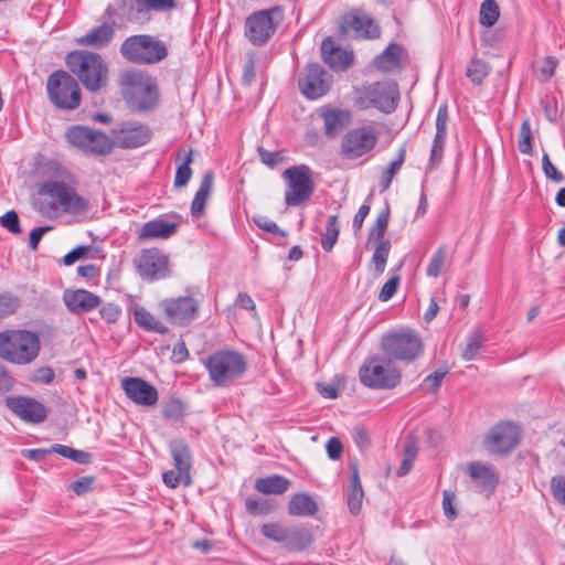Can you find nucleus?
Listing matches in <instances>:
<instances>
[{"label":"nucleus","mask_w":565,"mask_h":565,"mask_svg":"<svg viewBox=\"0 0 565 565\" xmlns=\"http://www.w3.org/2000/svg\"><path fill=\"white\" fill-rule=\"evenodd\" d=\"M483 341L484 340H483L482 333L479 330L475 331L469 337L468 342H467L465 349L462 350V353H461L462 359L465 361L473 360L478 355V353L483 344Z\"/></svg>","instance_id":"nucleus-47"},{"label":"nucleus","mask_w":565,"mask_h":565,"mask_svg":"<svg viewBox=\"0 0 565 565\" xmlns=\"http://www.w3.org/2000/svg\"><path fill=\"white\" fill-rule=\"evenodd\" d=\"M518 148L521 153L524 154H531L533 147H532V131L530 121L527 119L523 120L521 128H520V136L518 140Z\"/></svg>","instance_id":"nucleus-49"},{"label":"nucleus","mask_w":565,"mask_h":565,"mask_svg":"<svg viewBox=\"0 0 565 565\" xmlns=\"http://www.w3.org/2000/svg\"><path fill=\"white\" fill-rule=\"evenodd\" d=\"M114 34V24L104 22L92 29L87 34L77 39V44L82 46L104 47L113 40Z\"/></svg>","instance_id":"nucleus-30"},{"label":"nucleus","mask_w":565,"mask_h":565,"mask_svg":"<svg viewBox=\"0 0 565 565\" xmlns=\"http://www.w3.org/2000/svg\"><path fill=\"white\" fill-rule=\"evenodd\" d=\"M447 374H448V369L440 367L425 377V380L423 382V386L427 390L436 391L440 386L443 380L445 379V376Z\"/></svg>","instance_id":"nucleus-55"},{"label":"nucleus","mask_w":565,"mask_h":565,"mask_svg":"<svg viewBox=\"0 0 565 565\" xmlns=\"http://www.w3.org/2000/svg\"><path fill=\"white\" fill-rule=\"evenodd\" d=\"M340 32L353 33L356 38L376 39L380 36V28L366 14L349 13L342 17Z\"/></svg>","instance_id":"nucleus-21"},{"label":"nucleus","mask_w":565,"mask_h":565,"mask_svg":"<svg viewBox=\"0 0 565 565\" xmlns=\"http://www.w3.org/2000/svg\"><path fill=\"white\" fill-rule=\"evenodd\" d=\"M557 64L558 61L554 56H546L544 58L543 64L540 68L541 82H547L554 75Z\"/></svg>","instance_id":"nucleus-58"},{"label":"nucleus","mask_w":565,"mask_h":565,"mask_svg":"<svg viewBox=\"0 0 565 565\" xmlns=\"http://www.w3.org/2000/svg\"><path fill=\"white\" fill-rule=\"evenodd\" d=\"M213 180V172L206 171L201 180L200 188L196 191L191 204L192 216L200 217L203 215L207 199L212 192Z\"/></svg>","instance_id":"nucleus-32"},{"label":"nucleus","mask_w":565,"mask_h":565,"mask_svg":"<svg viewBox=\"0 0 565 565\" xmlns=\"http://www.w3.org/2000/svg\"><path fill=\"white\" fill-rule=\"evenodd\" d=\"M381 349L391 359L412 362L423 352V342L415 332H393L382 338Z\"/></svg>","instance_id":"nucleus-10"},{"label":"nucleus","mask_w":565,"mask_h":565,"mask_svg":"<svg viewBox=\"0 0 565 565\" xmlns=\"http://www.w3.org/2000/svg\"><path fill=\"white\" fill-rule=\"evenodd\" d=\"M447 124H448V109L446 105H441L438 108L436 117V135L433 140L430 150L429 167L430 169L436 168L444 154V147L447 136Z\"/></svg>","instance_id":"nucleus-27"},{"label":"nucleus","mask_w":565,"mask_h":565,"mask_svg":"<svg viewBox=\"0 0 565 565\" xmlns=\"http://www.w3.org/2000/svg\"><path fill=\"white\" fill-rule=\"evenodd\" d=\"M7 407L21 419L39 424L46 419L47 409L39 401L30 397H8Z\"/></svg>","instance_id":"nucleus-20"},{"label":"nucleus","mask_w":565,"mask_h":565,"mask_svg":"<svg viewBox=\"0 0 565 565\" xmlns=\"http://www.w3.org/2000/svg\"><path fill=\"white\" fill-rule=\"evenodd\" d=\"M500 15V9L494 0H484L480 7L479 22L484 28L493 26Z\"/></svg>","instance_id":"nucleus-39"},{"label":"nucleus","mask_w":565,"mask_h":565,"mask_svg":"<svg viewBox=\"0 0 565 565\" xmlns=\"http://www.w3.org/2000/svg\"><path fill=\"white\" fill-rule=\"evenodd\" d=\"M67 68L78 77L83 86L89 92H98L108 81V65L100 54L77 50L65 57Z\"/></svg>","instance_id":"nucleus-1"},{"label":"nucleus","mask_w":565,"mask_h":565,"mask_svg":"<svg viewBox=\"0 0 565 565\" xmlns=\"http://www.w3.org/2000/svg\"><path fill=\"white\" fill-rule=\"evenodd\" d=\"M391 252V242L382 241L377 242L375 250L372 256V263L375 267L377 275H382L385 270L387 258Z\"/></svg>","instance_id":"nucleus-43"},{"label":"nucleus","mask_w":565,"mask_h":565,"mask_svg":"<svg viewBox=\"0 0 565 565\" xmlns=\"http://www.w3.org/2000/svg\"><path fill=\"white\" fill-rule=\"evenodd\" d=\"M62 299L67 310L74 315L89 312L102 303V299L97 295L85 289H66Z\"/></svg>","instance_id":"nucleus-24"},{"label":"nucleus","mask_w":565,"mask_h":565,"mask_svg":"<svg viewBox=\"0 0 565 565\" xmlns=\"http://www.w3.org/2000/svg\"><path fill=\"white\" fill-rule=\"evenodd\" d=\"M94 482L93 477H83L71 483L70 489L74 491L76 494L81 495L86 493Z\"/></svg>","instance_id":"nucleus-61"},{"label":"nucleus","mask_w":565,"mask_h":565,"mask_svg":"<svg viewBox=\"0 0 565 565\" xmlns=\"http://www.w3.org/2000/svg\"><path fill=\"white\" fill-rule=\"evenodd\" d=\"M210 381L217 387H227L241 379L247 370L245 356L233 349L212 352L203 360Z\"/></svg>","instance_id":"nucleus-2"},{"label":"nucleus","mask_w":565,"mask_h":565,"mask_svg":"<svg viewBox=\"0 0 565 565\" xmlns=\"http://www.w3.org/2000/svg\"><path fill=\"white\" fill-rule=\"evenodd\" d=\"M287 525L277 522H268L262 525L260 533L274 542L284 544L286 541Z\"/></svg>","instance_id":"nucleus-45"},{"label":"nucleus","mask_w":565,"mask_h":565,"mask_svg":"<svg viewBox=\"0 0 565 565\" xmlns=\"http://www.w3.org/2000/svg\"><path fill=\"white\" fill-rule=\"evenodd\" d=\"M135 265L143 280L164 279L171 274L169 256L154 247L142 249L135 259Z\"/></svg>","instance_id":"nucleus-15"},{"label":"nucleus","mask_w":565,"mask_h":565,"mask_svg":"<svg viewBox=\"0 0 565 565\" xmlns=\"http://www.w3.org/2000/svg\"><path fill=\"white\" fill-rule=\"evenodd\" d=\"M46 90L51 103L60 109L74 110L81 104V88L65 71H55L49 76Z\"/></svg>","instance_id":"nucleus-8"},{"label":"nucleus","mask_w":565,"mask_h":565,"mask_svg":"<svg viewBox=\"0 0 565 565\" xmlns=\"http://www.w3.org/2000/svg\"><path fill=\"white\" fill-rule=\"evenodd\" d=\"M519 426L502 422L490 429L484 438V447L491 455L503 456L511 452L520 443Z\"/></svg>","instance_id":"nucleus-16"},{"label":"nucleus","mask_w":565,"mask_h":565,"mask_svg":"<svg viewBox=\"0 0 565 565\" xmlns=\"http://www.w3.org/2000/svg\"><path fill=\"white\" fill-rule=\"evenodd\" d=\"M290 487V480L279 475L258 478L255 481V489L264 494H282Z\"/></svg>","instance_id":"nucleus-33"},{"label":"nucleus","mask_w":565,"mask_h":565,"mask_svg":"<svg viewBox=\"0 0 565 565\" xmlns=\"http://www.w3.org/2000/svg\"><path fill=\"white\" fill-rule=\"evenodd\" d=\"M160 308L166 313L169 322L186 326L196 318L199 301L189 296L169 298L160 302Z\"/></svg>","instance_id":"nucleus-19"},{"label":"nucleus","mask_w":565,"mask_h":565,"mask_svg":"<svg viewBox=\"0 0 565 565\" xmlns=\"http://www.w3.org/2000/svg\"><path fill=\"white\" fill-rule=\"evenodd\" d=\"M65 138L68 143L86 153L107 154L113 149V140L108 136L84 126L71 127Z\"/></svg>","instance_id":"nucleus-14"},{"label":"nucleus","mask_w":565,"mask_h":565,"mask_svg":"<svg viewBox=\"0 0 565 565\" xmlns=\"http://www.w3.org/2000/svg\"><path fill=\"white\" fill-rule=\"evenodd\" d=\"M399 99L397 84L392 81L376 82L355 89V105L361 109L375 108L390 114Z\"/></svg>","instance_id":"nucleus-6"},{"label":"nucleus","mask_w":565,"mask_h":565,"mask_svg":"<svg viewBox=\"0 0 565 565\" xmlns=\"http://www.w3.org/2000/svg\"><path fill=\"white\" fill-rule=\"evenodd\" d=\"M0 225L13 234L21 233L19 216L13 210L8 211L0 217Z\"/></svg>","instance_id":"nucleus-54"},{"label":"nucleus","mask_w":565,"mask_h":565,"mask_svg":"<svg viewBox=\"0 0 565 565\" xmlns=\"http://www.w3.org/2000/svg\"><path fill=\"white\" fill-rule=\"evenodd\" d=\"M18 307V297L8 292L0 294V318L14 313Z\"/></svg>","instance_id":"nucleus-52"},{"label":"nucleus","mask_w":565,"mask_h":565,"mask_svg":"<svg viewBox=\"0 0 565 565\" xmlns=\"http://www.w3.org/2000/svg\"><path fill=\"white\" fill-rule=\"evenodd\" d=\"M51 230L50 226H40L31 231L29 236V246L32 250H36L42 236Z\"/></svg>","instance_id":"nucleus-63"},{"label":"nucleus","mask_w":565,"mask_h":565,"mask_svg":"<svg viewBox=\"0 0 565 565\" xmlns=\"http://www.w3.org/2000/svg\"><path fill=\"white\" fill-rule=\"evenodd\" d=\"M340 233L339 222L337 215H330L327 221L326 233L321 241L323 250L331 252L338 241Z\"/></svg>","instance_id":"nucleus-41"},{"label":"nucleus","mask_w":565,"mask_h":565,"mask_svg":"<svg viewBox=\"0 0 565 565\" xmlns=\"http://www.w3.org/2000/svg\"><path fill=\"white\" fill-rule=\"evenodd\" d=\"M170 454L174 469L163 473L164 484L171 489H175L179 484L191 486L192 457L189 446L183 440H173L170 443Z\"/></svg>","instance_id":"nucleus-12"},{"label":"nucleus","mask_w":565,"mask_h":565,"mask_svg":"<svg viewBox=\"0 0 565 565\" xmlns=\"http://www.w3.org/2000/svg\"><path fill=\"white\" fill-rule=\"evenodd\" d=\"M406 157V150L405 147H402L398 150L397 158L393 160L388 167L383 171L381 180H380V186L382 191H385L390 188L393 178L395 174L401 170L402 166L404 164Z\"/></svg>","instance_id":"nucleus-38"},{"label":"nucleus","mask_w":565,"mask_h":565,"mask_svg":"<svg viewBox=\"0 0 565 565\" xmlns=\"http://www.w3.org/2000/svg\"><path fill=\"white\" fill-rule=\"evenodd\" d=\"M468 475L482 491L491 493L498 484V475L489 465L472 462L468 467Z\"/></svg>","instance_id":"nucleus-29"},{"label":"nucleus","mask_w":565,"mask_h":565,"mask_svg":"<svg viewBox=\"0 0 565 565\" xmlns=\"http://www.w3.org/2000/svg\"><path fill=\"white\" fill-rule=\"evenodd\" d=\"M183 152L184 157L182 158V162L177 168L174 178V186L177 188L185 186L192 177V170L190 168L192 162V150Z\"/></svg>","instance_id":"nucleus-42"},{"label":"nucleus","mask_w":565,"mask_h":565,"mask_svg":"<svg viewBox=\"0 0 565 565\" xmlns=\"http://www.w3.org/2000/svg\"><path fill=\"white\" fill-rule=\"evenodd\" d=\"M134 318L138 326L148 331H154L161 334L168 332V328L142 307H137L134 310Z\"/></svg>","instance_id":"nucleus-37"},{"label":"nucleus","mask_w":565,"mask_h":565,"mask_svg":"<svg viewBox=\"0 0 565 565\" xmlns=\"http://www.w3.org/2000/svg\"><path fill=\"white\" fill-rule=\"evenodd\" d=\"M323 62L335 72L349 68L353 63V53L335 45L331 38H327L321 44Z\"/></svg>","instance_id":"nucleus-25"},{"label":"nucleus","mask_w":565,"mask_h":565,"mask_svg":"<svg viewBox=\"0 0 565 565\" xmlns=\"http://www.w3.org/2000/svg\"><path fill=\"white\" fill-rule=\"evenodd\" d=\"M377 134L372 127L349 130L341 140V153L347 159H358L374 149Z\"/></svg>","instance_id":"nucleus-17"},{"label":"nucleus","mask_w":565,"mask_h":565,"mask_svg":"<svg viewBox=\"0 0 565 565\" xmlns=\"http://www.w3.org/2000/svg\"><path fill=\"white\" fill-rule=\"evenodd\" d=\"M99 313L106 322L113 323L118 320V318L121 313V309L118 305L110 302V303H105L100 308Z\"/></svg>","instance_id":"nucleus-59"},{"label":"nucleus","mask_w":565,"mask_h":565,"mask_svg":"<svg viewBox=\"0 0 565 565\" xmlns=\"http://www.w3.org/2000/svg\"><path fill=\"white\" fill-rule=\"evenodd\" d=\"M258 154L260 161L268 167H275L281 160L278 152H271L262 147L258 148Z\"/></svg>","instance_id":"nucleus-62"},{"label":"nucleus","mask_w":565,"mask_h":565,"mask_svg":"<svg viewBox=\"0 0 565 565\" xmlns=\"http://www.w3.org/2000/svg\"><path fill=\"white\" fill-rule=\"evenodd\" d=\"M489 74V66L486 62L479 58H472L467 67V76L475 84H481V82Z\"/></svg>","instance_id":"nucleus-46"},{"label":"nucleus","mask_w":565,"mask_h":565,"mask_svg":"<svg viewBox=\"0 0 565 565\" xmlns=\"http://www.w3.org/2000/svg\"><path fill=\"white\" fill-rule=\"evenodd\" d=\"M119 52L125 60L138 65L156 64L168 55L166 44L149 34L128 36L122 41Z\"/></svg>","instance_id":"nucleus-4"},{"label":"nucleus","mask_w":565,"mask_h":565,"mask_svg":"<svg viewBox=\"0 0 565 565\" xmlns=\"http://www.w3.org/2000/svg\"><path fill=\"white\" fill-rule=\"evenodd\" d=\"M370 210H371V206L367 203L362 204L360 206L358 213L355 214V216L353 218V228L355 232H359L362 228L363 222H364L365 217L369 215Z\"/></svg>","instance_id":"nucleus-64"},{"label":"nucleus","mask_w":565,"mask_h":565,"mask_svg":"<svg viewBox=\"0 0 565 565\" xmlns=\"http://www.w3.org/2000/svg\"><path fill=\"white\" fill-rule=\"evenodd\" d=\"M331 83V76L317 63L308 64L303 74L298 78L299 90L309 99H317L326 95Z\"/></svg>","instance_id":"nucleus-18"},{"label":"nucleus","mask_w":565,"mask_h":565,"mask_svg":"<svg viewBox=\"0 0 565 565\" xmlns=\"http://www.w3.org/2000/svg\"><path fill=\"white\" fill-rule=\"evenodd\" d=\"M324 124V134L329 138L335 137L351 124V114L345 109L327 108L320 113Z\"/></svg>","instance_id":"nucleus-28"},{"label":"nucleus","mask_w":565,"mask_h":565,"mask_svg":"<svg viewBox=\"0 0 565 565\" xmlns=\"http://www.w3.org/2000/svg\"><path fill=\"white\" fill-rule=\"evenodd\" d=\"M287 189L285 192V202L289 206H298L308 201L315 191V181L312 171L306 164L294 166L286 169L282 173Z\"/></svg>","instance_id":"nucleus-9"},{"label":"nucleus","mask_w":565,"mask_h":565,"mask_svg":"<svg viewBox=\"0 0 565 565\" xmlns=\"http://www.w3.org/2000/svg\"><path fill=\"white\" fill-rule=\"evenodd\" d=\"M140 12L142 11H154V12H167L171 11L177 7L175 0H134Z\"/></svg>","instance_id":"nucleus-44"},{"label":"nucleus","mask_w":565,"mask_h":565,"mask_svg":"<svg viewBox=\"0 0 565 565\" xmlns=\"http://www.w3.org/2000/svg\"><path fill=\"white\" fill-rule=\"evenodd\" d=\"M326 449H327V454H328L329 458L332 460H338L342 456V451H343L342 444L335 437H332L328 440Z\"/></svg>","instance_id":"nucleus-60"},{"label":"nucleus","mask_w":565,"mask_h":565,"mask_svg":"<svg viewBox=\"0 0 565 565\" xmlns=\"http://www.w3.org/2000/svg\"><path fill=\"white\" fill-rule=\"evenodd\" d=\"M361 383L369 388L391 390L401 382V372L390 359L373 355L359 370Z\"/></svg>","instance_id":"nucleus-7"},{"label":"nucleus","mask_w":565,"mask_h":565,"mask_svg":"<svg viewBox=\"0 0 565 565\" xmlns=\"http://www.w3.org/2000/svg\"><path fill=\"white\" fill-rule=\"evenodd\" d=\"M313 542V537L308 527L303 525L287 526L286 541L282 546L289 551H303Z\"/></svg>","instance_id":"nucleus-31"},{"label":"nucleus","mask_w":565,"mask_h":565,"mask_svg":"<svg viewBox=\"0 0 565 565\" xmlns=\"http://www.w3.org/2000/svg\"><path fill=\"white\" fill-rule=\"evenodd\" d=\"M364 492L356 469L352 472L347 492V503L351 514L358 515L362 509Z\"/></svg>","instance_id":"nucleus-35"},{"label":"nucleus","mask_w":565,"mask_h":565,"mask_svg":"<svg viewBox=\"0 0 565 565\" xmlns=\"http://www.w3.org/2000/svg\"><path fill=\"white\" fill-rule=\"evenodd\" d=\"M121 387L126 395L138 405L153 406L158 402L157 388L140 377L124 379Z\"/></svg>","instance_id":"nucleus-22"},{"label":"nucleus","mask_w":565,"mask_h":565,"mask_svg":"<svg viewBox=\"0 0 565 565\" xmlns=\"http://www.w3.org/2000/svg\"><path fill=\"white\" fill-rule=\"evenodd\" d=\"M40 352V339L28 330H9L0 333V356L14 364H28Z\"/></svg>","instance_id":"nucleus-3"},{"label":"nucleus","mask_w":565,"mask_h":565,"mask_svg":"<svg viewBox=\"0 0 565 565\" xmlns=\"http://www.w3.org/2000/svg\"><path fill=\"white\" fill-rule=\"evenodd\" d=\"M178 227L179 223L158 217L142 224L138 231V241L168 239L177 233Z\"/></svg>","instance_id":"nucleus-26"},{"label":"nucleus","mask_w":565,"mask_h":565,"mask_svg":"<svg viewBox=\"0 0 565 565\" xmlns=\"http://www.w3.org/2000/svg\"><path fill=\"white\" fill-rule=\"evenodd\" d=\"M551 490L554 499L565 505V477H553L551 480Z\"/></svg>","instance_id":"nucleus-57"},{"label":"nucleus","mask_w":565,"mask_h":565,"mask_svg":"<svg viewBox=\"0 0 565 565\" xmlns=\"http://www.w3.org/2000/svg\"><path fill=\"white\" fill-rule=\"evenodd\" d=\"M318 511L317 502L307 493L295 494L288 504V513L290 515H315Z\"/></svg>","instance_id":"nucleus-34"},{"label":"nucleus","mask_w":565,"mask_h":565,"mask_svg":"<svg viewBox=\"0 0 565 565\" xmlns=\"http://www.w3.org/2000/svg\"><path fill=\"white\" fill-rule=\"evenodd\" d=\"M443 511L445 516L450 521L458 518L456 494L451 490H444L443 492Z\"/></svg>","instance_id":"nucleus-51"},{"label":"nucleus","mask_w":565,"mask_h":565,"mask_svg":"<svg viewBox=\"0 0 565 565\" xmlns=\"http://www.w3.org/2000/svg\"><path fill=\"white\" fill-rule=\"evenodd\" d=\"M399 277L393 276L391 277L382 287L379 299L381 301H388L396 292L397 287L399 285Z\"/></svg>","instance_id":"nucleus-56"},{"label":"nucleus","mask_w":565,"mask_h":565,"mask_svg":"<svg viewBox=\"0 0 565 565\" xmlns=\"http://www.w3.org/2000/svg\"><path fill=\"white\" fill-rule=\"evenodd\" d=\"M402 47L396 44H390L374 61L376 68L383 72H390L399 65Z\"/></svg>","instance_id":"nucleus-36"},{"label":"nucleus","mask_w":565,"mask_h":565,"mask_svg":"<svg viewBox=\"0 0 565 565\" xmlns=\"http://www.w3.org/2000/svg\"><path fill=\"white\" fill-rule=\"evenodd\" d=\"M390 222L388 204L379 213L376 221L369 233V241L382 242Z\"/></svg>","instance_id":"nucleus-40"},{"label":"nucleus","mask_w":565,"mask_h":565,"mask_svg":"<svg viewBox=\"0 0 565 565\" xmlns=\"http://www.w3.org/2000/svg\"><path fill=\"white\" fill-rule=\"evenodd\" d=\"M282 20L279 7L252 13L245 21V35L254 45L265 44Z\"/></svg>","instance_id":"nucleus-11"},{"label":"nucleus","mask_w":565,"mask_h":565,"mask_svg":"<svg viewBox=\"0 0 565 565\" xmlns=\"http://www.w3.org/2000/svg\"><path fill=\"white\" fill-rule=\"evenodd\" d=\"M446 262V247L440 246L433 255L427 269L426 275L428 277L437 278L445 265Z\"/></svg>","instance_id":"nucleus-48"},{"label":"nucleus","mask_w":565,"mask_h":565,"mask_svg":"<svg viewBox=\"0 0 565 565\" xmlns=\"http://www.w3.org/2000/svg\"><path fill=\"white\" fill-rule=\"evenodd\" d=\"M124 94L129 104L139 110L152 109L158 100L156 82L140 71H127L121 75Z\"/></svg>","instance_id":"nucleus-5"},{"label":"nucleus","mask_w":565,"mask_h":565,"mask_svg":"<svg viewBox=\"0 0 565 565\" xmlns=\"http://www.w3.org/2000/svg\"><path fill=\"white\" fill-rule=\"evenodd\" d=\"M245 505L246 510L254 515L267 514L273 509L267 499L256 497L247 498Z\"/></svg>","instance_id":"nucleus-50"},{"label":"nucleus","mask_w":565,"mask_h":565,"mask_svg":"<svg viewBox=\"0 0 565 565\" xmlns=\"http://www.w3.org/2000/svg\"><path fill=\"white\" fill-rule=\"evenodd\" d=\"M39 194L50 196L65 213L78 214L86 212L89 207L88 201L64 182H44L39 189Z\"/></svg>","instance_id":"nucleus-13"},{"label":"nucleus","mask_w":565,"mask_h":565,"mask_svg":"<svg viewBox=\"0 0 565 565\" xmlns=\"http://www.w3.org/2000/svg\"><path fill=\"white\" fill-rule=\"evenodd\" d=\"M151 137V131L146 125L137 122H126L116 134L113 140V147L117 146L124 149L138 148L146 145Z\"/></svg>","instance_id":"nucleus-23"},{"label":"nucleus","mask_w":565,"mask_h":565,"mask_svg":"<svg viewBox=\"0 0 565 565\" xmlns=\"http://www.w3.org/2000/svg\"><path fill=\"white\" fill-rule=\"evenodd\" d=\"M92 250V246L79 245L63 257V264L71 266L77 260L85 259Z\"/></svg>","instance_id":"nucleus-53"}]
</instances>
